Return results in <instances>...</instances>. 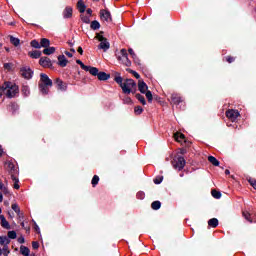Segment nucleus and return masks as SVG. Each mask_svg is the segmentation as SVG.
<instances>
[{
  "label": "nucleus",
  "mask_w": 256,
  "mask_h": 256,
  "mask_svg": "<svg viewBox=\"0 0 256 256\" xmlns=\"http://www.w3.org/2000/svg\"><path fill=\"white\" fill-rule=\"evenodd\" d=\"M2 89L4 91V95L8 97V99H13L19 93V87L11 82H5L2 85Z\"/></svg>",
  "instance_id": "obj_1"
},
{
  "label": "nucleus",
  "mask_w": 256,
  "mask_h": 256,
  "mask_svg": "<svg viewBox=\"0 0 256 256\" xmlns=\"http://www.w3.org/2000/svg\"><path fill=\"white\" fill-rule=\"evenodd\" d=\"M123 93L130 95V93H135L137 91V83L133 79H126L121 86Z\"/></svg>",
  "instance_id": "obj_2"
},
{
  "label": "nucleus",
  "mask_w": 256,
  "mask_h": 256,
  "mask_svg": "<svg viewBox=\"0 0 256 256\" xmlns=\"http://www.w3.org/2000/svg\"><path fill=\"white\" fill-rule=\"evenodd\" d=\"M8 169H9V173L11 176V179L13 181V187L15 189H19V178L17 177V175H19V170L17 168H15V165L13 163H8Z\"/></svg>",
  "instance_id": "obj_3"
},
{
  "label": "nucleus",
  "mask_w": 256,
  "mask_h": 256,
  "mask_svg": "<svg viewBox=\"0 0 256 256\" xmlns=\"http://www.w3.org/2000/svg\"><path fill=\"white\" fill-rule=\"evenodd\" d=\"M117 59L121 62L122 65H125L126 67H131V60H129V54H127L126 49L120 50Z\"/></svg>",
  "instance_id": "obj_4"
},
{
  "label": "nucleus",
  "mask_w": 256,
  "mask_h": 256,
  "mask_svg": "<svg viewBox=\"0 0 256 256\" xmlns=\"http://www.w3.org/2000/svg\"><path fill=\"white\" fill-rule=\"evenodd\" d=\"M96 39L100 42L98 49H103L104 51H109L111 44L107 41V38L103 37V32L96 35Z\"/></svg>",
  "instance_id": "obj_5"
},
{
  "label": "nucleus",
  "mask_w": 256,
  "mask_h": 256,
  "mask_svg": "<svg viewBox=\"0 0 256 256\" xmlns=\"http://www.w3.org/2000/svg\"><path fill=\"white\" fill-rule=\"evenodd\" d=\"M185 163V158H183V156H178L173 160L172 165L174 169L181 171L185 167Z\"/></svg>",
  "instance_id": "obj_6"
},
{
  "label": "nucleus",
  "mask_w": 256,
  "mask_h": 256,
  "mask_svg": "<svg viewBox=\"0 0 256 256\" xmlns=\"http://www.w3.org/2000/svg\"><path fill=\"white\" fill-rule=\"evenodd\" d=\"M100 19L106 25H109V23H112V21H113V18H111V12H109L108 10H101L100 11Z\"/></svg>",
  "instance_id": "obj_7"
},
{
  "label": "nucleus",
  "mask_w": 256,
  "mask_h": 256,
  "mask_svg": "<svg viewBox=\"0 0 256 256\" xmlns=\"http://www.w3.org/2000/svg\"><path fill=\"white\" fill-rule=\"evenodd\" d=\"M76 63H77V65H80V67H81V69H83V71H87L88 73H93V74L97 73V67L84 65L83 61H81V60H76Z\"/></svg>",
  "instance_id": "obj_8"
},
{
  "label": "nucleus",
  "mask_w": 256,
  "mask_h": 256,
  "mask_svg": "<svg viewBox=\"0 0 256 256\" xmlns=\"http://www.w3.org/2000/svg\"><path fill=\"white\" fill-rule=\"evenodd\" d=\"M239 115L240 113L238 112V110L235 109H230L226 111V117H228V119L232 121V123H234V121H237Z\"/></svg>",
  "instance_id": "obj_9"
},
{
  "label": "nucleus",
  "mask_w": 256,
  "mask_h": 256,
  "mask_svg": "<svg viewBox=\"0 0 256 256\" xmlns=\"http://www.w3.org/2000/svg\"><path fill=\"white\" fill-rule=\"evenodd\" d=\"M90 75H93L94 77H97L99 79V81H107L108 79H110L111 75L107 74L105 72H99V69L96 68V73H90Z\"/></svg>",
  "instance_id": "obj_10"
},
{
  "label": "nucleus",
  "mask_w": 256,
  "mask_h": 256,
  "mask_svg": "<svg viewBox=\"0 0 256 256\" xmlns=\"http://www.w3.org/2000/svg\"><path fill=\"white\" fill-rule=\"evenodd\" d=\"M39 84L48 85L49 87H53V80H51L47 74L41 73Z\"/></svg>",
  "instance_id": "obj_11"
},
{
  "label": "nucleus",
  "mask_w": 256,
  "mask_h": 256,
  "mask_svg": "<svg viewBox=\"0 0 256 256\" xmlns=\"http://www.w3.org/2000/svg\"><path fill=\"white\" fill-rule=\"evenodd\" d=\"M39 63L41 67L44 68L51 69V67H53V63L51 62V59H49V57H41Z\"/></svg>",
  "instance_id": "obj_12"
},
{
  "label": "nucleus",
  "mask_w": 256,
  "mask_h": 256,
  "mask_svg": "<svg viewBox=\"0 0 256 256\" xmlns=\"http://www.w3.org/2000/svg\"><path fill=\"white\" fill-rule=\"evenodd\" d=\"M21 75L24 77V79H31L33 77V72L31 71V68L29 67H23L21 68Z\"/></svg>",
  "instance_id": "obj_13"
},
{
  "label": "nucleus",
  "mask_w": 256,
  "mask_h": 256,
  "mask_svg": "<svg viewBox=\"0 0 256 256\" xmlns=\"http://www.w3.org/2000/svg\"><path fill=\"white\" fill-rule=\"evenodd\" d=\"M55 85L59 91H67V84L63 82V80L57 78L55 80Z\"/></svg>",
  "instance_id": "obj_14"
},
{
  "label": "nucleus",
  "mask_w": 256,
  "mask_h": 256,
  "mask_svg": "<svg viewBox=\"0 0 256 256\" xmlns=\"http://www.w3.org/2000/svg\"><path fill=\"white\" fill-rule=\"evenodd\" d=\"M73 17V8L71 6H67L63 11L64 19H71Z\"/></svg>",
  "instance_id": "obj_15"
},
{
  "label": "nucleus",
  "mask_w": 256,
  "mask_h": 256,
  "mask_svg": "<svg viewBox=\"0 0 256 256\" xmlns=\"http://www.w3.org/2000/svg\"><path fill=\"white\" fill-rule=\"evenodd\" d=\"M171 101L173 105H179L180 103H183V98H181L179 94H172Z\"/></svg>",
  "instance_id": "obj_16"
},
{
  "label": "nucleus",
  "mask_w": 256,
  "mask_h": 256,
  "mask_svg": "<svg viewBox=\"0 0 256 256\" xmlns=\"http://www.w3.org/2000/svg\"><path fill=\"white\" fill-rule=\"evenodd\" d=\"M67 63H69V61L67 60L65 55H59L58 56V65L60 67H67Z\"/></svg>",
  "instance_id": "obj_17"
},
{
  "label": "nucleus",
  "mask_w": 256,
  "mask_h": 256,
  "mask_svg": "<svg viewBox=\"0 0 256 256\" xmlns=\"http://www.w3.org/2000/svg\"><path fill=\"white\" fill-rule=\"evenodd\" d=\"M148 89L149 87L144 81H139L138 90L140 91V93H145L146 91H148Z\"/></svg>",
  "instance_id": "obj_18"
},
{
  "label": "nucleus",
  "mask_w": 256,
  "mask_h": 256,
  "mask_svg": "<svg viewBox=\"0 0 256 256\" xmlns=\"http://www.w3.org/2000/svg\"><path fill=\"white\" fill-rule=\"evenodd\" d=\"M49 85L46 84H39V89L42 95H48L49 94Z\"/></svg>",
  "instance_id": "obj_19"
},
{
  "label": "nucleus",
  "mask_w": 256,
  "mask_h": 256,
  "mask_svg": "<svg viewBox=\"0 0 256 256\" xmlns=\"http://www.w3.org/2000/svg\"><path fill=\"white\" fill-rule=\"evenodd\" d=\"M0 220H1V226L3 227V229H11V225H9V222L7 221V219H5L4 215L0 216Z\"/></svg>",
  "instance_id": "obj_20"
},
{
  "label": "nucleus",
  "mask_w": 256,
  "mask_h": 256,
  "mask_svg": "<svg viewBox=\"0 0 256 256\" xmlns=\"http://www.w3.org/2000/svg\"><path fill=\"white\" fill-rule=\"evenodd\" d=\"M10 37V43L14 45V47H19L21 45V40L19 38H16L15 36H9Z\"/></svg>",
  "instance_id": "obj_21"
},
{
  "label": "nucleus",
  "mask_w": 256,
  "mask_h": 256,
  "mask_svg": "<svg viewBox=\"0 0 256 256\" xmlns=\"http://www.w3.org/2000/svg\"><path fill=\"white\" fill-rule=\"evenodd\" d=\"M77 8H78V11H80V13H85V9H87V6L83 2V0H79L77 3Z\"/></svg>",
  "instance_id": "obj_22"
},
{
  "label": "nucleus",
  "mask_w": 256,
  "mask_h": 256,
  "mask_svg": "<svg viewBox=\"0 0 256 256\" xmlns=\"http://www.w3.org/2000/svg\"><path fill=\"white\" fill-rule=\"evenodd\" d=\"M49 45H51V41H49V39H47V38H42V39L40 40V48H41V47H44V49H45V48L49 47Z\"/></svg>",
  "instance_id": "obj_23"
},
{
  "label": "nucleus",
  "mask_w": 256,
  "mask_h": 256,
  "mask_svg": "<svg viewBox=\"0 0 256 256\" xmlns=\"http://www.w3.org/2000/svg\"><path fill=\"white\" fill-rule=\"evenodd\" d=\"M208 161H209V163L213 164L214 167H219V165H220L219 160H217V158H215V156H209Z\"/></svg>",
  "instance_id": "obj_24"
},
{
  "label": "nucleus",
  "mask_w": 256,
  "mask_h": 256,
  "mask_svg": "<svg viewBox=\"0 0 256 256\" xmlns=\"http://www.w3.org/2000/svg\"><path fill=\"white\" fill-rule=\"evenodd\" d=\"M209 227H218L219 226V220L217 218H212L208 221Z\"/></svg>",
  "instance_id": "obj_25"
},
{
  "label": "nucleus",
  "mask_w": 256,
  "mask_h": 256,
  "mask_svg": "<svg viewBox=\"0 0 256 256\" xmlns=\"http://www.w3.org/2000/svg\"><path fill=\"white\" fill-rule=\"evenodd\" d=\"M29 55L32 59H39V57H41V51L34 50L32 52H29Z\"/></svg>",
  "instance_id": "obj_26"
},
{
  "label": "nucleus",
  "mask_w": 256,
  "mask_h": 256,
  "mask_svg": "<svg viewBox=\"0 0 256 256\" xmlns=\"http://www.w3.org/2000/svg\"><path fill=\"white\" fill-rule=\"evenodd\" d=\"M91 29H93V31H97V29L101 28V24L99 23V21H92L90 24Z\"/></svg>",
  "instance_id": "obj_27"
},
{
  "label": "nucleus",
  "mask_w": 256,
  "mask_h": 256,
  "mask_svg": "<svg viewBox=\"0 0 256 256\" xmlns=\"http://www.w3.org/2000/svg\"><path fill=\"white\" fill-rule=\"evenodd\" d=\"M55 53V47H47L43 50L44 55H53Z\"/></svg>",
  "instance_id": "obj_28"
},
{
  "label": "nucleus",
  "mask_w": 256,
  "mask_h": 256,
  "mask_svg": "<svg viewBox=\"0 0 256 256\" xmlns=\"http://www.w3.org/2000/svg\"><path fill=\"white\" fill-rule=\"evenodd\" d=\"M11 240L7 236H0V245H9Z\"/></svg>",
  "instance_id": "obj_29"
},
{
  "label": "nucleus",
  "mask_w": 256,
  "mask_h": 256,
  "mask_svg": "<svg viewBox=\"0 0 256 256\" xmlns=\"http://www.w3.org/2000/svg\"><path fill=\"white\" fill-rule=\"evenodd\" d=\"M151 208H152L154 211H159V209H161V202H160V201H154V202H152Z\"/></svg>",
  "instance_id": "obj_30"
},
{
  "label": "nucleus",
  "mask_w": 256,
  "mask_h": 256,
  "mask_svg": "<svg viewBox=\"0 0 256 256\" xmlns=\"http://www.w3.org/2000/svg\"><path fill=\"white\" fill-rule=\"evenodd\" d=\"M128 53L131 55L132 59H134L135 63H139V58H137V54H135L133 48H129Z\"/></svg>",
  "instance_id": "obj_31"
},
{
  "label": "nucleus",
  "mask_w": 256,
  "mask_h": 256,
  "mask_svg": "<svg viewBox=\"0 0 256 256\" xmlns=\"http://www.w3.org/2000/svg\"><path fill=\"white\" fill-rule=\"evenodd\" d=\"M20 253L24 256H29V253H31V251L27 248V246H21Z\"/></svg>",
  "instance_id": "obj_32"
},
{
  "label": "nucleus",
  "mask_w": 256,
  "mask_h": 256,
  "mask_svg": "<svg viewBox=\"0 0 256 256\" xmlns=\"http://www.w3.org/2000/svg\"><path fill=\"white\" fill-rule=\"evenodd\" d=\"M22 93L24 97H29L31 90H29V86H22Z\"/></svg>",
  "instance_id": "obj_33"
},
{
  "label": "nucleus",
  "mask_w": 256,
  "mask_h": 256,
  "mask_svg": "<svg viewBox=\"0 0 256 256\" xmlns=\"http://www.w3.org/2000/svg\"><path fill=\"white\" fill-rule=\"evenodd\" d=\"M30 45L34 49H41V43H39V41H37V40H32Z\"/></svg>",
  "instance_id": "obj_34"
},
{
  "label": "nucleus",
  "mask_w": 256,
  "mask_h": 256,
  "mask_svg": "<svg viewBox=\"0 0 256 256\" xmlns=\"http://www.w3.org/2000/svg\"><path fill=\"white\" fill-rule=\"evenodd\" d=\"M144 94L146 95L148 103H153V94L151 93V91L147 90Z\"/></svg>",
  "instance_id": "obj_35"
},
{
  "label": "nucleus",
  "mask_w": 256,
  "mask_h": 256,
  "mask_svg": "<svg viewBox=\"0 0 256 256\" xmlns=\"http://www.w3.org/2000/svg\"><path fill=\"white\" fill-rule=\"evenodd\" d=\"M136 99H138V101H140L141 104L147 105V101L145 100V97L143 95L136 94Z\"/></svg>",
  "instance_id": "obj_36"
},
{
  "label": "nucleus",
  "mask_w": 256,
  "mask_h": 256,
  "mask_svg": "<svg viewBox=\"0 0 256 256\" xmlns=\"http://www.w3.org/2000/svg\"><path fill=\"white\" fill-rule=\"evenodd\" d=\"M174 138L176 139V141H178V143H181V141H183V139H185V135L176 133V134H174Z\"/></svg>",
  "instance_id": "obj_37"
},
{
  "label": "nucleus",
  "mask_w": 256,
  "mask_h": 256,
  "mask_svg": "<svg viewBox=\"0 0 256 256\" xmlns=\"http://www.w3.org/2000/svg\"><path fill=\"white\" fill-rule=\"evenodd\" d=\"M91 184L93 187H96L99 184V176L94 175Z\"/></svg>",
  "instance_id": "obj_38"
},
{
  "label": "nucleus",
  "mask_w": 256,
  "mask_h": 256,
  "mask_svg": "<svg viewBox=\"0 0 256 256\" xmlns=\"http://www.w3.org/2000/svg\"><path fill=\"white\" fill-rule=\"evenodd\" d=\"M212 197H214V199H221V192L217 191V190H212Z\"/></svg>",
  "instance_id": "obj_39"
},
{
  "label": "nucleus",
  "mask_w": 256,
  "mask_h": 256,
  "mask_svg": "<svg viewBox=\"0 0 256 256\" xmlns=\"http://www.w3.org/2000/svg\"><path fill=\"white\" fill-rule=\"evenodd\" d=\"M9 253H11V251H9V246L4 245V247L2 249V255L9 256Z\"/></svg>",
  "instance_id": "obj_40"
},
{
  "label": "nucleus",
  "mask_w": 256,
  "mask_h": 256,
  "mask_svg": "<svg viewBox=\"0 0 256 256\" xmlns=\"http://www.w3.org/2000/svg\"><path fill=\"white\" fill-rule=\"evenodd\" d=\"M8 239H17V232L9 231L8 232Z\"/></svg>",
  "instance_id": "obj_41"
},
{
  "label": "nucleus",
  "mask_w": 256,
  "mask_h": 256,
  "mask_svg": "<svg viewBox=\"0 0 256 256\" xmlns=\"http://www.w3.org/2000/svg\"><path fill=\"white\" fill-rule=\"evenodd\" d=\"M114 80L116 81V83L118 84V85H120V87H122V85H123V77H121V76H116L115 78H114Z\"/></svg>",
  "instance_id": "obj_42"
},
{
  "label": "nucleus",
  "mask_w": 256,
  "mask_h": 256,
  "mask_svg": "<svg viewBox=\"0 0 256 256\" xmlns=\"http://www.w3.org/2000/svg\"><path fill=\"white\" fill-rule=\"evenodd\" d=\"M243 217L246 219V221H249V223H253V220H251V214H249V212H243Z\"/></svg>",
  "instance_id": "obj_43"
},
{
  "label": "nucleus",
  "mask_w": 256,
  "mask_h": 256,
  "mask_svg": "<svg viewBox=\"0 0 256 256\" xmlns=\"http://www.w3.org/2000/svg\"><path fill=\"white\" fill-rule=\"evenodd\" d=\"M123 103L125 105H131L133 103V100H131V97L127 96L123 99Z\"/></svg>",
  "instance_id": "obj_44"
},
{
  "label": "nucleus",
  "mask_w": 256,
  "mask_h": 256,
  "mask_svg": "<svg viewBox=\"0 0 256 256\" xmlns=\"http://www.w3.org/2000/svg\"><path fill=\"white\" fill-rule=\"evenodd\" d=\"M127 71L129 73H131L136 79H140L141 78V75H139V73H137V71H134V70H131V69H128Z\"/></svg>",
  "instance_id": "obj_45"
},
{
  "label": "nucleus",
  "mask_w": 256,
  "mask_h": 256,
  "mask_svg": "<svg viewBox=\"0 0 256 256\" xmlns=\"http://www.w3.org/2000/svg\"><path fill=\"white\" fill-rule=\"evenodd\" d=\"M134 111H135L136 115H141V113H143V108L141 106H136L134 108Z\"/></svg>",
  "instance_id": "obj_46"
},
{
  "label": "nucleus",
  "mask_w": 256,
  "mask_h": 256,
  "mask_svg": "<svg viewBox=\"0 0 256 256\" xmlns=\"http://www.w3.org/2000/svg\"><path fill=\"white\" fill-rule=\"evenodd\" d=\"M137 199L143 200L145 199V192L140 191L136 194Z\"/></svg>",
  "instance_id": "obj_47"
},
{
  "label": "nucleus",
  "mask_w": 256,
  "mask_h": 256,
  "mask_svg": "<svg viewBox=\"0 0 256 256\" xmlns=\"http://www.w3.org/2000/svg\"><path fill=\"white\" fill-rule=\"evenodd\" d=\"M12 209L17 214L21 213V209L19 208V205H17V204H12Z\"/></svg>",
  "instance_id": "obj_48"
},
{
  "label": "nucleus",
  "mask_w": 256,
  "mask_h": 256,
  "mask_svg": "<svg viewBox=\"0 0 256 256\" xmlns=\"http://www.w3.org/2000/svg\"><path fill=\"white\" fill-rule=\"evenodd\" d=\"M248 182L250 183V185L253 187V189L256 190V179L253 178H249Z\"/></svg>",
  "instance_id": "obj_49"
},
{
  "label": "nucleus",
  "mask_w": 256,
  "mask_h": 256,
  "mask_svg": "<svg viewBox=\"0 0 256 256\" xmlns=\"http://www.w3.org/2000/svg\"><path fill=\"white\" fill-rule=\"evenodd\" d=\"M155 185H160V183H163V177L154 179Z\"/></svg>",
  "instance_id": "obj_50"
},
{
  "label": "nucleus",
  "mask_w": 256,
  "mask_h": 256,
  "mask_svg": "<svg viewBox=\"0 0 256 256\" xmlns=\"http://www.w3.org/2000/svg\"><path fill=\"white\" fill-rule=\"evenodd\" d=\"M12 64L11 63H5L4 69H7V71H11Z\"/></svg>",
  "instance_id": "obj_51"
},
{
  "label": "nucleus",
  "mask_w": 256,
  "mask_h": 256,
  "mask_svg": "<svg viewBox=\"0 0 256 256\" xmlns=\"http://www.w3.org/2000/svg\"><path fill=\"white\" fill-rule=\"evenodd\" d=\"M33 223H34V229H35V231H37L38 233H41V230H40V228H39V225H37V222L33 221Z\"/></svg>",
  "instance_id": "obj_52"
},
{
  "label": "nucleus",
  "mask_w": 256,
  "mask_h": 256,
  "mask_svg": "<svg viewBox=\"0 0 256 256\" xmlns=\"http://www.w3.org/2000/svg\"><path fill=\"white\" fill-rule=\"evenodd\" d=\"M82 21L83 23H91V20L87 16L82 17Z\"/></svg>",
  "instance_id": "obj_53"
},
{
  "label": "nucleus",
  "mask_w": 256,
  "mask_h": 256,
  "mask_svg": "<svg viewBox=\"0 0 256 256\" xmlns=\"http://www.w3.org/2000/svg\"><path fill=\"white\" fill-rule=\"evenodd\" d=\"M33 249H39V242H32Z\"/></svg>",
  "instance_id": "obj_54"
},
{
  "label": "nucleus",
  "mask_w": 256,
  "mask_h": 256,
  "mask_svg": "<svg viewBox=\"0 0 256 256\" xmlns=\"http://www.w3.org/2000/svg\"><path fill=\"white\" fill-rule=\"evenodd\" d=\"M226 61H227L228 63H233V61H235V58H233V57H231V56H228V57L226 58Z\"/></svg>",
  "instance_id": "obj_55"
},
{
  "label": "nucleus",
  "mask_w": 256,
  "mask_h": 256,
  "mask_svg": "<svg viewBox=\"0 0 256 256\" xmlns=\"http://www.w3.org/2000/svg\"><path fill=\"white\" fill-rule=\"evenodd\" d=\"M18 243H21V244L25 243V238L24 237L18 238Z\"/></svg>",
  "instance_id": "obj_56"
},
{
  "label": "nucleus",
  "mask_w": 256,
  "mask_h": 256,
  "mask_svg": "<svg viewBox=\"0 0 256 256\" xmlns=\"http://www.w3.org/2000/svg\"><path fill=\"white\" fill-rule=\"evenodd\" d=\"M3 95H4L3 86H0V98L3 97Z\"/></svg>",
  "instance_id": "obj_57"
},
{
  "label": "nucleus",
  "mask_w": 256,
  "mask_h": 256,
  "mask_svg": "<svg viewBox=\"0 0 256 256\" xmlns=\"http://www.w3.org/2000/svg\"><path fill=\"white\" fill-rule=\"evenodd\" d=\"M65 55H67V57H70V58L73 57V54L71 52H68V51L65 52Z\"/></svg>",
  "instance_id": "obj_58"
},
{
  "label": "nucleus",
  "mask_w": 256,
  "mask_h": 256,
  "mask_svg": "<svg viewBox=\"0 0 256 256\" xmlns=\"http://www.w3.org/2000/svg\"><path fill=\"white\" fill-rule=\"evenodd\" d=\"M86 13H87L88 15H91V14L93 13V10H91V8H88V9L86 10Z\"/></svg>",
  "instance_id": "obj_59"
},
{
  "label": "nucleus",
  "mask_w": 256,
  "mask_h": 256,
  "mask_svg": "<svg viewBox=\"0 0 256 256\" xmlns=\"http://www.w3.org/2000/svg\"><path fill=\"white\" fill-rule=\"evenodd\" d=\"M78 53H80V55H83V48L82 47H78Z\"/></svg>",
  "instance_id": "obj_60"
},
{
  "label": "nucleus",
  "mask_w": 256,
  "mask_h": 256,
  "mask_svg": "<svg viewBox=\"0 0 256 256\" xmlns=\"http://www.w3.org/2000/svg\"><path fill=\"white\" fill-rule=\"evenodd\" d=\"M3 156V147L0 145V157Z\"/></svg>",
  "instance_id": "obj_61"
},
{
  "label": "nucleus",
  "mask_w": 256,
  "mask_h": 256,
  "mask_svg": "<svg viewBox=\"0 0 256 256\" xmlns=\"http://www.w3.org/2000/svg\"><path fill=\"white\" fill-rule=\"evenodd\" d=\"M231 171H229L228 169L225 170V175H230Z\"/></svg>",
  "instance_id": "obj_62"
},
{
  "label": "nucleus",
  "mask_w": 256,
  "mask_h": 256,
  "mask_svg": "<svg viewBox=\"0 0 256 256\" xmlns=\"http://www.w3.org/2000/svg\"><path fill=\"white\" fill-rule=\"evenodd\" d=\"M0 203H3V194L0 192Z\"/></svg>",
  "instance_id": "obj_63"
},
{
  "label": "nucleus",
  "mask_w": 256,
  "mask_h": 256,
  "mask_svg": "<svg viewBox=\"0 0 256 256\" xmlns=\"http://www.w3.org/2000/svg\"><path fill=\"white\" fill-rule=\"evenodd\" d=\"M5 51H7V53H9V51H11L8 47H5Z\"/></svg>",
  "instance_id": "obj_64"
}]
</instances>
